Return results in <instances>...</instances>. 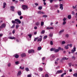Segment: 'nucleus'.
Segmentation results:
<instances>
[{
    "label": "nucleus",
    "instance_id": "nucleus-1",
    "mask_svg": "<svg viewBox=\"0 0 77 77\" xmlns=\"http://www.w3.org/2000/svg\"><path fill=\"white\" fill-rule=\"evenodd\" d=\"M51 51H54V52L55 53H57V52H58V51H59V50L57 49H56V48H52L51 49Z\"/></svg>",
    "mask_w": 77,
    "mask_h": 77
},
{
    "label": "nucleus",
    "instance_id": "nucleus-2",
    "mask_svg": "<svg viewBox=\"0 0 77 77\" xmlns=\"http://www.w3.org/2000/svg\"><path fill=\"white\" fill-rule=\"evenodd\" d=\"M22 9L23 10H26V9H28V7L27 6L25 5H22Z\"/></svg>",
    "mask_w": 77,
    "mask_h": 77
},
{
    "label": "nucleus",
    "instance_id": "nucleus-3",
    "mask_svg": "<svg viewBox=\"0 0 77 77\" xmlns=\"http://www.w3.org/2000/svg\"><path fill=\"white\" fill-rule=\"evenodd\" d=\"M6 27V24L5 23H4L2 25L0 26V29H2L3 28H5Z\"/></svg>",
    "mask_w": 77,
    "mask_h": 77
},
{
    "label": "nucleus",
    "instance_id": "nucleus-4",
    "mask_svg": "<svg viewBox=\"0 0 77 77\" xmlns=\"http://www.w3.org/2000/svg\"><path fill=\"white\" fill-rule=\"evenodd\" d=\"M35 51L33 49H31V50H29L28 51V53H34Z\"/></svg>",
    "mask_w": 77,
    "mask_h": 77
},
{
    "label": "nucleus",
    "instance_id": "nucleus-5",
    "mask_svg": "<svg viewBox=\"0 0 77 77\" xmlns=\"http://www.w3.org/2000/svg\"><path fill=\"white\" fill-rule=\"evenodd\" d=\"M15 21H17V22H18V23H19V24H21V21L19 20V19H16L15 20Z\"/></svg>",
    "mask_w": 77,
    "mask_h": 77
},
{
    "label": "nucleus",
    "instance_id": "nucleus-6",
    "mask_svg": "<svg viewBox=\"0 0 77 77\" xmlns=\"http://www.w3.org/2000/svg\"><path fill=\"white\" fill-rule=\"evenodd\" d=\"M62 71L61 70H58L56 73L57 74H60V73H62Z\"/></svg>",
    "mask_w": 77,
    "mask_h": 77
},
{
    "label": "nucleus",
    "instance_id": "nucleus-7",
    "mask_svg": "<svg viewBox=\"0 0 77 77\" xmlns=\"http://www.w3.org/2000/svg\"><path fill=\"white\" fill-rule=\"evenodd\" d=\"M38 39L37 42H41L42 41V38H40L39 37H38Z\"/></svg>",
    "mask_w": 77,
    "mask_h": 77
},
{
    "label": "nucleus",
    "instance_id": "nucleus-8",
    "mask_svg": "<svg viewBox=\"0 0 77 77\" xmlns=\"http://www.w3.org/2000/svg\"><path fill=\"white\" fill-rule=\"evenodd\" d=\"M60 9H61V10H63V5L62 4H60Z\"/></svg>",
    "mask_w": 77,
    "mask_h": 77
},
{
    "label": "nucleus",
    "instance_id": "nucleus-9",
    "mask_svg": "<svg viewBox=\"0 0 77 77\" xmlns=\"http://www.w3.org/2000/svg\"><path fill=\"white\" fill-rule=\"evenodd\" d=\"M17 14L19 16H21V11H18Z\"/></svg>",
    "mask_w": 77,
    "mask_h": 77
},
{
    "label": "nucleus",
    "instance_id": "nucleus-10",
    "mask_svg": "<svg viewBox=\"0 0 77 77\" xmlns=\"http://www.w3.org/2000/svg\"><path fill=\"white\" fill-rule=\"evenodd\" d=\"M11 10L12 11H14V9H15V7L13 6H11Z\"/></svg>",
    "mask_w": 77,
    "mask_h": 77
},
{
    "label": "nucleus",
    "instance_id": "nucleus-11",
    "mask_svg": "<svg viewBox=\"0 0 77 77\" xmlns=\"http://www.w3.org/2000/svg\"><path fill=\"white\" fill-rule=\"evenodd\" d=\"M76 49V48H75V46H74V47L73 48V49L74 50H72V53H74V51H75V49Z\"/></svg>",
    "mask_w": 77,
    "mask_h": 77
},
{
    "label": "nucleus",
    "instance_id": "nucleus-12",
    "mask_svg": "<svg viewBox=\"0 0 77 77\" xmlns=\"http://www.w3.org/2000/svg\"><path fill=\"white\" fill-rule=\"evenodd\" d=\"M21 57H25V56H26V54L24 53H22L21 55Z\"/></svg>",
    "mask_w": 77,
    "mask_h": 77
},
{
    "label": "nucleus",
    "instance_id": "nucleus-13",
    "mask_svg": "<svg viewBox=\"0 0 77 77\" xmlns=\"http://www.w3.org/2000/svg\"><path fill=\"white\" fill-rule=\"evenodd\" d=\"M38 14H45V13L43 11H39L38 12Z\"/></svg>",
    "mask_w": 77,
    "mask_h": 77
},
{
    "label": "nucleus",
    "instance_id": "nucleus-14",
    "mask_svg": "<svg viewBox=\"0 0 77 77\" xmlns=\"http://www.w3.org/2000/svg\"><path fill=\"white\" fill-rule=\"evenodd\" d=\"M9 39H15L16 38L14 37H9Z\"/></svg>",
    "mask_w": 77,
    "mask_h": 77
},
{
    "label": "nucleus",
    "instance_id": "nucleus-15",
    "mask_svg": "<svg viewBox=\"0 0 77 77\" xmlns=\"http://www.w3.org/2000/svg\"><path fill=\"white\" fill-rule=\"evenodd\" d=\"M21 71H19L18 73H17V75L18 76L20 75H21Z\"/></svg>",
    "mask_w": 77,
    "mask_h": 77
},
{
    "label": "nucleus",
    "instance_id": "nucleus-16",
    "mask_svg": "<svg viewBox=\"0 0 77 77\" xmlns=\"http://www.w3.org/2000/svg\"><path fill=\"white\" fill-rule=\"evenodd\" d=\"M6 3L4 2L3 3V8H5V7H6Z\"/></svg>",
    "mask_w": 77,
    "mask_h": 77
},
{
    "label": "nucleus",
    "instance_id": "nucleus-17",
    "mask_svg": "<svg viewBox=\"0 0 77 77\" xmlns=\"http://www.w3.org/2000/svg\"><path fill=\"white\" fill-rule=\"evenodd\" d=\"M15 57L16 59H18L19 57V55L18 54H16L15 55Z\"/></svg>",
    "mask_w": 77,
    "mask_h": 77
},
{
    "label": "nucleus",
    "instance_id": "nucleus-18",
    "mask_svg": "<svg viewBox=\"0 0 77 77\" xmlns=\"http://www.w3.org/2000/svg\"><path fill=\"white\" fill-rule=\"evenodd\" d=\"M68 46H69V45H67L65 47V48H66V49L67 50H68L69 48H68Z\"/></svg>",
    "mask_w": 77,
    "mask_h": 77
},
{
    "label": "nucleus",
    "instance_id": "nucleus-19",
    "mask_svg": "<svg viewBox=\"0 0 77 77\" xmlns=\"http://www.w3.org/2000/svg\"><path fill=\"white\" fill-rule=\"evenodd\" d=\"M41 49H42V47H38V48L37 50L38 51H39V50H41Z\"/></svg>",
    "mask_w": 77,
    "mask_h": 77
},
{
    "label": "nucleus",
    "instance_id": "nucleus-20",
    "mask_svg": "<svg viewBox=\"0 0 77 77\" xmlns=\"http://www.w3.org/2000/svg\"><path fill=\"white\" fill-rule=\"evenodd\" d=\"M40 24V23L39 22H37L35 24L36 25V26H39Z\"/></svg>",
    "mask_w": 77,
    "mask_h": 77
},
{
    "label": "nucleus",
    "instance_id": "nucleus-21",
    "mask_svg": "<svg viewBox=\"0 0 77 77\" xmlns=\"http://www.w3.org/2000/svg\"><path fill=\"white\" fill-rule=\"evenodd\" d=\"M68 19H70L71 18V16L70 15H69L68 16Z\"/></svg>",
    "mask_w": 77,
    "mask_h": 77
},
{
    "label": "nucleus",
    "instance_id": "nucleus-22",
    "mask_svg": "<svg viewBox=\"0 0 77 77\" xmlns=\"http://www.w3.org/2000/svg\"><path fill=\"white\" fill-rule=\"evenodd\" d=\"M67 59H68V58L66 59V57H63L62 58V60H67Z\"/></svg>",
    "mask_w": 77,
    "mask_h": 77
},
{
    "label": "nucleus",
    "instance_id": "nucleus-23",
    "mask_svg": "<svg viewBox=\"0 0 77 77\" xmlns=\"http://www.w3.org/2000/svg\"><path fill=\"white\" fill-rule=\"evenodd\" d=\"M63 31H64V30L62 29V30H61L59 32V34H60V33H62V32H63Z\"/></svg>",
    "mask_w": 77,
    "mask_h": 77
},
{
    "label": "nucleus",
    "instance_id": "nucleus-24",
    "mask_svg": "<svg viewBox=\"0 0 77 77\" xmlns=\"http://www.w3.org/2000/svg\"><path fill=\"white\" fill-rule=\"evenodd\" d=\"M73 75L74 77H77V73L74 74Z\"/></svg>",
    "mask_w": 77,
    "mask_h": 77
},
{
    "label": "nucleus",
    "instance_id": "nucleus-25",
    "mask_svg": "<svg viewBox=\"0 0 77 77\" xmlns=\"http://www.w3.org/2000/svg\"><path fill=\"white\" fill-rule=\"evenodd\" d=\"M44 33H45V31L43 30L41 32V34H44Z\"/></svg>",
    "mask_w": 77,
    "mask_h": 77
},
{
    "label": "nucleus",
    "instance_id": "nucleus-26",
    "mask_svg": "<svg viewBox=\"0 0 77 77\" xmlns=\"http://www.w3.org/2000/svg\"><path fill=\"white\" fill-rule=\"evenodd\" d=\"M25 69L26 71H29V68H25Z\"/></svg>",
    "mask_w": 77,
    "mask_h": 77
},
{
    "label": "nucleus",
    "instance_id": "nucleus-27",
    "mask_svg": "<svg viewBox=\"0 0 77 77\" xmlns=\"http://www.w3.org/2000/svg\"><path fill=\"white\" fill-rule=\"evenodd\" d=\"M20 69H21L23 70V69H24V67H23L22 68V67H21V66H20Z\"/></svg>",
    "mask_w": 77,
    "mask_h": 77
},
{
    "label": "nucleus",
    "instance_id": "nucleus-28",
    "mask_svg": "<svg viewBox=\"0 0 77 77\" xmlns=\"http://www.w3.org/2000/svg\"><path fill=\"white\" fill-rule=\"evenodd\" d=\"M42 9V7L41 6V7H39L38 9H39V10H41Z\"/></svg>",
    "mask_w": 77,
    "mask_h": 77
},
{
    "label": "nucleus",
    "instance_id": "nucleus-29",
    "mask_svg": "<svg viewBox=\"0 0 77 77\" xmlns=\"http://www.w3.org/2000/svg\"><path fill=\"white\" fill-rule=\"evenodd\" d=\"M44 23L43 22H41V25L42 26L44 25Z\"/></svg>",
    "mask_w": 77,
    "mask_h": 77
},
{
    "label": "nucleus",
    "instance_id": "nucleus-30",
    "mask_svg": "<svg viewBox=\"0 0 77 77\" xmlns=\"http://www.w3.org/2000/svg\"><path fill=\"white\" fill-rule=\"evenodd\" d=\"M42 17L44 18H46L48 16H47V15H43Z\"/></svg>",
    "mask_w": 77,
    "mask_h": 77
},
{
    "label": "nucleus",
    "instance_id": "nucleus-31",
    "mask_svg": "<svg viewBox=\"0 0 77 77\" xmlns=\"http://www.w3.org/2000/svg\"><path fill=\"white\" fill-rule=\"evenodd\" d=\"M38 39V37L35 38H34V41H36V40Z\"/></svg>",
    "mask_w": 77,
    "mask_h": 77
},
{
    "label": "nucleus",
    "instance_id": "nucleus-32",
    "mask_svg": "<svg viewBox=\"0 0 77 77\" xmlns=\"http://www.w3.org/2000/svg\"><path fill=\"white\" fill-rule=\"evenodd\" d=\"M39 69L40 71H42L43 70L42 68H39Z\"/></svg>",
    "mask_w": 77,
    "mask_h": 77
},
{
    "label": "nucleus",
    "instance_id": "nucleus-33",
    "mask_svg": "<svg viewBox=\"0 0 77 77\" xmlns=\"http://www.w3.org/2000/svg\"><path fill=\"white\" fill-rule=\"evenodd\" d=\"M11 22L13 24H15L16 23L15 21H14V20H12Z\"/></svg>",
    "mask_w": 77,
    "mask_h": 77
},
{
    "label": "nucleus",
    "instance_id": "nucleus-34",
    "mask_svg": "<svg viewBox=\"0 0 77 77\" xmlns=\"http://www.w3.org/2000/svg\"><path fill=\"white\" fill-rule=\"evenodd\" d=\"M47 37L48 36L47 35L45 36L43 38V39H46V38H47Z\"/></svg>",
    "mask_w": 77,
    "mask_h": 77
},
{
    "label": "nucleus",
    "instance_id": "nucleus-35",
    "mask_svg": "<svg viewBox=\"0 0 77 77\" xmlns=\"http://www.w3.org/2000/svg\"><path fill=\"white\" fill-rule=\"evenodd\" d=\"M66 20V18L65 17H64V19H63V21H65Z\"/></svg>",
    "mask_w": 77,
    "mask_h": 77
},
{
    "label": "nucleus",
    "instance_id": "nucleus-36",
    "mask_svg": "<svg viewBox=\"0 0 77 77\" xmlns=\"http://www.w3.org/2000/svg\"><path fill=\"white\" fill-rule=\"evenodd\" d=\"M28 36L29 37V38H31L32 37V34L28 35Z\"/></svg>",
    "mask_w": 77,
    "mask_h": 77
},
{
    "label": "nucleus",
    "instance_id": "nucleus-37",
    "mask_svg": "<svg viewBox=\"0 0 77 77\" xmlns=\"http://www.w3.org/2000/svg\"><path fill=\"white\" fill-rule=\"evenodd\" d=\"M66 21H64L63 22V25H65V24H66Z\"/></svg>",
    "mask_w": 77,
    "mask_h": 77
},
{
    "label": "nucleus",
    "instance_id": "nucleus-38",
    "mask_svg": "<svg viewBox=\"0 0 77 77\" xmlns=\"http://www.w3.org/2000/svg\"><path fill=\"white\" fill-rule=\"evenodd\" d=\"M15 64L17 65V64H19V62L18 61H16L15 62Z\"/></svg>",
    "mask_w": 77,
    "mask_h": 77
},
{
    "label": "nucleus",
    "instance_id": "nucleus-39",
    "mask_svg": "<svg viewBox=\"0 0 77 77\" xmlns=\"http://www.w3.org/2000/svg\"><path fill=\"white\" fill-rule=\"evenodd\" d=\"M46 29H47V30H50V27H47L46 28Z\"/></svg>",
    "mask_w": 77,
    "mask_h": 77
},
{
    "label": "nucleus",
    "instance_id": "nucleus-40",
    "mask_svg": "<svg viewBox=\"0 0 77 77\" xmlns=\"http://www.w3.org/2000/svg\"><path fill=\"white\" fill-rule=\"evenodd\" d=\"M15 30L14 29L13 31V34H14L15 33Z\"/></svg>",
    "mask_w": 77,
    "mask_h": 77
},
{
    "label": "nucleus",
    "instance_id": "nucleus-41",
    "mask_svg": "<svg viewBox=\"0 0 77 77\" xmlns=\"http://www.w3.org/2000/svg\"><path fill=\"white\" fill-rule=\"evenodd\" d=\"M11 63H9L8 64V66H11Z\"/></svg>",
    "mask_w": 77,
    "mask_h": 77
},
{
    "label": "nucleus",
    "instance_id": "nucleus-42",
    "mask_svg": "<svg viewBox=\"0 0 77 77\" xmlns=\"http://www.w3.org/2000/svg\"><path fill=\"white\" fill-rule=\"evenodd\" d=\"M68 65H69V66H71V63H69Z\"/></svg>",
    "mask_w": 77,
    "mask_h": 77
},
{
    "label": "nucleus",
    "instance_id": "nucleus-43",
    "mask_svg": "<svg viewBox=\"0 0 77 77\" xmlns=\"http://www.w3.org/2000/svg\"><path fill=\"white\" fill-rule=\"evenodd\" d=\"M14 27H15V24H14L13 25V26H12L11 27V28H13Z\"/></svg>",
    "mask_w": 77,
    "mask_h": 77
},
{
    "label": "nucleus",
    "instance_id": "nucleus-44",
    "mask_svg": "<svg viewBox=\"0 0 77 77\" xmlns=\"http://www.w3.org/2000/svg\"><path fill=\"white\" fill-rule=\"evenodd\" d=\"M18 27H19V25H17L16 26V29H18Z\"/></svg>",
    "mask_w": 77,
    "mask_h": 77
},
{
    "label": "nucleus",
    "instance_id": "nucleus-45",
    "mask_svg": "<svg viewBox=\"0 0 77 77\" xmlns=\"http://www.w3.org/2000/svg\"><path fill=\"white\" fill-rule=\"evenodd\" d=\"M49 36H50V37H51V36H53V34H50L49 35Z\"/></svg>",
    "mask_w": 77,
    "mask_h": 77
},
{
    "label": "nucleus",
    "instance_id": "nucleus-46",
    "mask_svg": "<svg viewBox=\"0 0 77 77\" xmlns=\"http://www.w3.org/2000/svg\"><path fill=\"white\" fill-rule=\"evenodd\" d=\"M58 6H59V5H55V8H58Z\"/></svg>",
    "mask_w": 77,
    "mask_h": 77
},
{
    "label": "nucleus",
    "instance_id": "nucleus-47",
    "mask_svg": "<svg viewBox=\"0 0 77 77\" xmlns=\"http://www.w3.org/2000/svg\"><path fill=\"white\" fill-rule=\"evenodd\" d=\"M69 46H70V47H72V44H70L69 45Z\"/></svg>",
    "mask_w": 77,
    "mask_h": 77
},
{
    "label": "nucleus",
    "instance_id": "nucleus-48",
    "mask_svg": "<svg viewBox=\"0 0 77 77\" xmlns=\"http://www.w3.org/2000/svg\"><path fill=\"white\" fill-rule=\"evenodd\" d=\"M62 44H65V41H63L62 42Z\"/></svg>",
    "mask_w": 77,
    "mask_h": 77
},
{
    "label": "nucleus",
    "instance_id": "nucleus-49",
    "mask_svg": "<svg viewBox=\"0 0 77 77\" xmlns=\"http://www.w3.org/2000/svg\"><path fill=\"white\" fill-rule=\"evenodd\" d=\"M45 77H48V74H46L45 75Z\"/></svg>",
    "mask_w": 77,
    "mask_h": 77
},
{
    "label": "nucleus",
    "instance_id": "nucleus-50",
    "mask_svg": "<svg viewBox=\"0 0 77 77\" xmlns=\"http://www.w3.org/2000/svg\"><path fill=\"white\" fill-rule=\"evenodd\" d=\"M50 44L51 45H53V42L52 41H51L50 42Z\"/></svg>",
    "mask_w": 77,
    "mask_h": 77
},
{
    "label": "nucleus",
    "instance_id": "nucleus-51",
    "mask_svg": "<svg viewBox=\"0 0 77 77\" xmlns=\"http://www.w3.org/2000/svg\"><path fill=\"white\" fill-rule=\"evenodd\" d=\"M32 76L30 75H27V77H31Z\"/></svg>",
    "mask_w": 77,
    "mask_h": 77
},
{
    "label": "nucleus",
    "instance_id": "nucleus-52",
    "mask_svg": "<svg viewBox=\"0 0 77 77\" xmlns=\"http://www.w3.org/2000/svg\"><path fill=\"white\" fill-rule=\"evenodd\" d=\"M53 2V0H50V3H52Z\"/></svg>",
    "mask_w": 77,
    "mask_h": 77
},
{
    "label": "nucleus",
    "instance_id": "nucleus-53",
    "mask_svg": "<svg viewBox=\"0 0 77 77\" xmlns=\"http://www.w3.org/2000/svg\"><path fill=\"white\" fill-rule=\"evenodd\" d=\"M54 29V27H50V29Z\"/></svg>",
    "mask_w": 77,
    "mask_h": 77
},
{
    "label": "nucleus",
    "instance_id": "nucleus-54",
    "mask_svg": "<svg viewBox=\"0 0 77 77\" xmlns=\"http://www.w3.org/2000/svg\"><path fill=\"white\" fill-rule=\"evenodd\" d=\"M35 5L36 6H38V4L37 3H35Z\"/></svg>",
    "mask_w": 77,
    "mask_h": 77
},
{
    "label": "nucleus",
    "instance_id": "nucleus-55",
    "mask_svg": "<svg viewBox=\"0 0 77 77\" xmlns=\"http://www.w3.org/2000/svg\"><path fill=\"white\" fill-rule=\"evenodd\" d=\"M20 2H24V0H19Z\"/></svg>",
    "mask_w": 77,
    "mask_h": 77
},
{
    "label": "nucleus",
    "instance_id": "nucleus-56",
    "mask_svg": "<svg viewBox=\"0 0 77 77\" xmlns=\"http://www.w3.org/2000/svg\"><path fill=\"white\" fill-rule=\"evenodd\" d=\"M69 72H72V69H70L69 70Z\"/></svg>",
    "mask_w": 77,
    "mask_h": 77
},
{
    "label": "nucleus",
    "instance_id": "nucleus-57",
    "mask_svg": "<svg viewBox=\"0 0 77 77\" xmlns=\"http://www.w3.org/2000/svg\"><path fill=\"white\" fill-rule=\"evenodd\" d=\"M61 77H64V75L63 74H62L61 75Z\"/></svg>",
    "mask_w": 77,
    "mask_h": 77
},
{
    "label": "nucleus",
    "instance_id": "nucleus-58",
    "mask_svg": "<svg viewBox=\"0 0 77 77\" xmlns=\"http://www.w3.org/2000/svg\"><path fill=\"white\" fill-rule=\"evenodd\" d=\"M23 18V17L22 16H20V20H21Z\"/></svg>",
    "mask_w": 77,
    "mask_h": 77
},
{
    "label": "nucleus",
    "instance_id": "nucleus-59",
    "mask_svg": "<svg viewBox=\"0 0 77 77\" xmlns=\"http://www.w3.org/2000/svg\"><path fill=\"white\" fill-rule=\"evenodd\" d=\"M43 3L44 5H46V3H45V2H44Z\"/></svg>",
    "mask_w": 77,
    "mask_h": 77
},
{
    "label": "nucleus",
    "instance_id": "nucleus-60",
    "mask_svg": "<svg viewBox=\"0 0 77 77\" xmlns=\"http://www.w3.org/2000/svg\"><path fill=\"white\" fill-rule=\"evenodd\" d=\"M51 56L52 57H55L54 55H52Z\"/></svg>",
    "mask_w": 77,
    "mask_h": 77
},
{
    "label": "nucleus",
    "instance_id": "nucleus-61",
    "mask_svg": "<svg viewBox=\"0 0 77 77\" xmlns=\"http://www.w3.org/2000/svg\"><path fill=\"white\" fill-rule=\"evenodd\" d=\"M72 14H73V15H74V12L72 11Z\"/></svg>",
    "mask_w": 77,
    "mask_h": 77
},
{
    "label": "nucleus",
    "instance_id": "nucleus-62",
    "mask_svg": "<svg viewBox=\"0 0 77 77\" xmlns=\"http://www.w3.org/2000/svg\"><path fill=\"white\" fill-rule=\"evenodd\" d=\"M58 48V50H61V48H60V47H59Z\"/></svg>",
    "mask_w": 77,
    "mask_h": 77
},
{
    "label": "nucleus",
    "instance_id": "nucleus-63",
    "mask_svg": "<svg viewBox=\"0 0 77 77\" xmlns=\"http://www.w3.org/2000/svg\"><path fill=\"white\" fill-rule=\"evenodd\" d=\"M72 8H73V9H75V7H74V6H72Z\"/></svg>",
    "mask_w": 77,
    "mask_h": 77
},
{
    "label": "nucleus",
    "instance_id": "nucleus-64",
    "mask_svg": "<svg viewBox=\"0 0 77 77\" xmlns=\"http://www.w3.org/2000/svg\"><path fill=\"white\" fill-rule=\"evenodd\" d=\"M34 29H37V27L35 26L34 27Z\"/></svg>",
    "mask_w": 77,
    "mask_h": 77
}]
</instances>
